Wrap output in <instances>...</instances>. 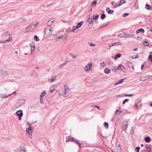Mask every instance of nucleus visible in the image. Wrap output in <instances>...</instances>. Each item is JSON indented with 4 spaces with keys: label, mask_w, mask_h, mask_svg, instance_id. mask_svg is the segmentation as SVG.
Segmentation results:
<instances>
[{
    "label": "nucleus",
    "mask_w": 152,
    "mask_h": 152,
    "mask_svg": "<svg viewBox=\"0 0 152 152\" xmlns=\"http://www.w3.org/2000/svg\"><path fill=\"white\" fill-rule=\"evenodd\" d=\"M55 90V89L53 88V89H51V90H50V92L51 93H53L54 91Z\"/></svg>",
    "instance_id": "obj_61"
},
{
    "label": "nucleus",
    "mask_w": 152,
    "mask_h": 152,
    "mask_svg": "<svg viewBox=\"0 0 152 152\" xmlns=\"http://www.w3.org/2000/svg\"><path fill=\"white\" fill-rule=\"evenodd\" d=\"M7 74V72L6 71L2 70L0 71V75L2 76H4L6 75Z\"/></svg>",
    "instance_id": "obj_12"
},
{
    "label": "nucleus",
    "mask_w": 152,
    "mask_h": 152,
    "mask_svg": "<svg viewBox=\"0 0 152 152\" xmlns=\"http://www.w3.org/2000/svg\"><path fill=\"white\" fill-rule=\"evenodd\" d=\"M55 20L54 19H51L47 22V25L48 26H50L54 22Z\"/></svg>",
    "instance_id": "obj_14"
},
{
    "label": "nucleus",
    "mask_w": 152,
    "mask_h": 152,
    "mask_svg": "<svg viewBox=\"0 0 152 152\" xmlns=\"http://www.w3.org/2000/svg\"><path fill=\"white\" fill-rule=\"evenodd\" d=\"M52 28L50 27H47L45 30V34L46 36H49L52 34Z\"/></svg>",
    "instance_id": "obj_4"
},
{
    "label": "nucleus",
    "mask_w": 152,
    "mask_h": 152,
    "mask_svg": "<svg viewBox=\"0 0 152 152\" xmlns=\"http://www.w3.org/2000/svg\"><path fill=\"white\" fill-rule=\"evenodd\" d=\"M7 42L6 40H0V43H4Z\"/></svg>",
    "instance_id": "obj_53"
},
{
    "label": "nucleus",
    "mask_w": 152,
    "mask_h": 152,
    "mask_svg": "<svg viewBox=\"0 0 152 152\" xmlns=\"http://www.w3.org/2000/svg\"><path fill=\"white\" fill-rule=\"evenodd\" d=\"M46 92L45 91H43L42 93L40 95V97H43L46 94Z\"/></svg>",
    "instance_id": "obj_32"
},
{
    "label": "nucleus",
    "mask_w": 152,
    "mask_h": 152,
    "mask_svg": "<svg viewBox=\"0 0 152 152\" xmlns=\"http://www.w3.org/2000/svg\"><path fill=\"white\" fill-rule=\"evenodd\" d=\"M87 21L89 23L90 25H91V27H92V26L94 24V22L92 21V18H90V17H88L87 19Z\"/></svg>",
    "instance_id": "obj_10"
},
{
    "label": "nucleus",
    "mask_w": 152,
    "mask_h": 152,
    "mask_svg": "<svg viewBox=\"0 0 152 152\" xmlns=\"http://www.w3.org/2000/svg\"><path fill=\"white\" fill-rule=\"evenodd\" d=\"M144 140L146 142L149 143L151 141V138L149 137H146L144 138Z\"/></svg>",
    "instance_id": "obj_19"
},
{
    "label": "nucleus",
    "mask_w": 152,
    "mask_h": 152,
    "mask_svg": "<svg viewBox=\"0 0 152 152\" xmlns=\"http://www.w3.org/2000/svg\"><path fill=\"white\" fill-rule=\"evenodd\" d=\"M126 78H125V79H121L120 80H119V81H117L115 84H114V86H116V85H118V84H121L123 82V81H124V80L125 79H126Z\"/></svg>",
    "instance_id": "obj_11"
},
{
    "label": "nucleus",
    "mask_w": 152,
    "mask_h": 152,
    "mask_svg": "<svg viewBox=\"0 0 152 152\" xmlns=\"http://www.w3.org/2000/svg\"><path fill=\"white\" fill-rule=\"evenodd\" d=\"M148 79H149V78H148L147 77H142L140 78V81H145Z\"/></svg>",
    "instance_id": "obj_29"
},
{
    "label": "nucleus",
    "mask_w": 152,
    "mask_h": 152,
    "mask_svg": "<svg viewBox=\"0 0 152 152\" xmlns=\"http://www.w3.org/2000/svg\"><path fill=\"white\" fill-rule=\"evenodd\" d=\"M54 38L57 41L58 39H61V37L60 36H56Z\"/></svg>",
    "instance_id": "obj_49"
},
{
    "label": "nucleus",
    "mask_w": 152,
    "mask_h": 152,
    "mask_svg": "<svg viewBox=\"0 0 152 152\" xmlns=\"http://www.w3.org/2000/svg\"><path fill=\"white\" fill-rule=\"evenodd\" d=\"M129 15V13H124V14H123V16L124 17H126V16H127L128 15Z\"/></svg>",
    "instance_id": "obj_46"
},
{
    "label": "nucleus",
    "mask_w": 152,
    "mask_h": 152,
    "mask_svg": "<svg viewBox=\"0 0 152 152\" xmlns=\"http://www.w3.org/2000/svg\"><path fill=\"white\" fill-rule=\"evenodd\" d=\"M97 4V1H92V5H94V6H95L96 4Z\"/></svg>",
    "instance_id": "obj_48"
},
{
    "label": "nucleus",
    "mask_w": 152,
    "mask_h": 152,
    "mask_svg": "<svg viewBox=\"0 0 152 152\" xmlns=\"http://www.w3.org/2000/svg\"><path fill=\"white\" fill-rule=\"evenodd\" d=\"M106 10L107 12L109 14H112L114 11L113 10H110V8L108 7L106 8Z\"/></svg>",
    "instance_id": "obj_16"
},
{
    "label": "nucleus",
    "mask_w": 152,
    "mask_h": 152,
    "mask_svg": "<svg viewBox=\"0 0 152 152\" xmlns=\"http://www.w3.org/2000/svg\"><path fill=\"white\" fill-rule=\"evenodd\" d=\"M69 55L74 58H75L77 57V56L76 55H74V54L72 53H69Z\"/></svg>",
    "instance_id": "obj_35"
},
{
    "label": "nucleus",
    "mask_w": 152,
    "mask_h": 152,
    "mask_svg": "<svg viewBox=\"0 0 152 152\" xmlns=\"http://www.w3.org/2000/svg\"><path fill=\"white\" fill-rule=\"evenodd\" d=\"M25 100L23 99H19L18 101V102L20 104H24L25 102Z\"/></svg>",
    "instance_id": "obj_28"
},
{
    "label": "nucleus",
    "mask_w": 152,
    "mask_h": 152,
    "mask_svg": "<svg viewBox=\"0 0 152 152\" xmlns=\"http://www.w3.org/2000/svg\"><path fill=\"white\" fill-rule=\"evenodd\" d=\"M128 127V124H125L123 126V129L124 130H126V129H127Z\"/></svg>",
    "instance_id": "obj_51"
},
{
    "label": "nucleus",
    "mask_w": 152,
    "mask_h": 152,
    "mask_svg": "<svg viewBox=\"0 0 152 152\" xmlns=\"http://www.w3.org/2000/svg\"><path fill=\"white\" fill-rule=\"evenodd\" d=\"M108 24V23H103L102 24H101L100 25V27H99V28H101L102 27L105 26H107Z\"/></svg>",
    "instance_id": "obj_31"
},
{
    "label": "nucleus",
    "mask_w": 152,
    "mask_h": 152,
    "mask_svg": "<svg viewBox=\"0 0 152 152\" xmlns=\"http://www.w3.org/2000/svg\"><path fill=\"white\" fill-rule=\"evenodd\" d=\"M129 99H126L124 100L123 102V104H124L126 102H128L129 101Z\"/></svg>",
    "instance_id": "obj_44"
},
{
    "label": "nucleus",
    "mask_w": 152,
    "mask_h": 152,
    "mask_svg": "<svg viewBox=\"0 0 152 152\" xmlns=\"http://www.w3.org/2000/svg\"><path fill=\"white\" fill-rule=\"evenodd\" d=\"M110 70L107 68H106L104 70V72L106 74H109L110 72Z\"/></svg>",
    "instance_id": "obj_25"
},
{
    "label": "nucleus",
    "mask_w": 152,
    "mask_h": 152,
    "mask_svg": "<svg viewBox=\"0 0 152 152\" xmlns=\"http://www.w3.org/2000/svg\"><path fill=\"white\" fill-rule=\"evenodd\" d=\"M104 126L105 127L106 129H107V128H108V123L107 122H105L104 123Z\"/></svg>",
    "instance_id": "obj_37"
},
{
    "label": "nucleus",
    "mask_w": 152,
    "mask_h": 152,
    "mask_svg": "<svg viewBox=\"0 0 152 152\" xmlns=\"http://www.w3.org/2000/svg\"><path fill=\"white\" fill-rule=\"evenodd\" d=\"M35 48V47L32 48H31V54H32V52L34 50Z\"/></svg>",
    "instance_id": "obj_58"
},
{
    "label": "nucleus",
    "mask_w": 152,
    "mask_h": 152,
    "mask_svg": "<svg viewBox=\"0 0 152 152\" xmlns=\"http://www.w3.org/2000/svg\"><path fill=\"white\" fill-rule=\"evenodd\" d=\"M117 68L118 69L122 70L124 68V66L120 64L118 66H117Z\"/></svg>",
    "instance_id": "obj_23"
},
{
    "label": "nucleus",
    "mask_w": 152,
    "mask_h": 152,
    "mask_svg": "<svg viewBox=\"0 0 152 152\" xmlns=\"http://www.w3.org/2000/svg\"><path fill=\"white\" fill-rule=\"evenodd\" d=\"M140 148L139 147H137L135 148V150L137 151L136 152H139Z\"/></svg>",
    "instance_id": "obj_50"
},
{
    "label": "nucleus",
    "mask_w": 152,
    "mask_h": 152,
    "mask_svg": "<svg viewBox=\"0 0 152 152\" xmlns=\"http://www.w3.org/2000/svg\"><path fill=\"white\" fill-rule=\"evenodd\" d=\"M89 45L91 47H93L95 46V45L93 44L92 43H91L89 44Z\"/></svg>",
    "instance_id": "obj_59"
},
{
    "label": "nucleus",
    "mask_w": 152,
    "mask_h": 152,
    "mask_svg": "<svg viewBox=\"0 0 152 152\" xmlns=\"http://www.w3.org/2000/svg\"><path fill=\"white\" fill-rule=\"evenodd\" d=\"M92 67V64L91 63H88L86 66L85 70L86 71H89L90 70Z\"/></svg>",
    "instance_id": "obj_8"
},
{
    "label": "nucleus",
    "mask_w": 152,
    "mask_h": 152,
    "mask_svg": "<svg viewBox=\"0 0 152 152\" xmlns=\"http://www.w3.org/2000/svg\"><path fill=\"white\" fill-rule=\"evenodd\" d=\"M134 7L135 9H137L138 8V3L137 1H136L134 4Z\"/></svg>",
    "instance_id": "obj_34"
},
{
    "label": "nucleus",
    "mask_w": 152,
    "mask_h": 152,
    "mask_svg": "<svg viewBox=\"0 0 152 152\" xmlns=\"http://www.w3.org/2000/svg\"><path fill=\"white\" fill-rule=\"evenodd\" d=\"M148 58L149 61L152 62V55H150L149 56Z\"/></svg>",
    "instance_id": "obj_45"
},
{
    "label": "nucleus",
    "mask_w": 152,
    "mask_h": 152,
    "mask_svg": "<svg viewBox=\"0 0 152 152\" xmlns=\"http://www.w3.org/2000/svg\"><path fill=\"white\" fill-rule=\"evenodd\" d=\"M145 7L148 10H150L151 9V6L148 3L146 4H145Z\"/></svg>",
    "instance_id": "obj_30"
},
{
    "label": "nucleus",
    "mask_w": 152,
    "mask_h": 152,
    "mask_svg": "<svg viewBox=\"0 0 152 152\" xmlns=\"http://www.w3.org/2000/svg\"><path fill=\"white\" fill-rule=\"evenodd\" d=\"M121 56V55L120 53H118L117 54L115 57L114 58L115 60L117 59L118 58H120Z\"/></svg>",
    "instance_id": "obj_26"
},
{
    "label": "nucleus",
    "mask_w": 152,
    "mask_h": 152,
    "mask_svg": "<svg viewBox=\"0 0 152 152\" xmlns=\"http://www.w3.org/2000/svg\"><path fill=\"white\" fill-rule=\"evenodd\" d=\"M143 44L144 46H147L149 45V43L148 41H144L143 42Z\"/></svg>",
    "instance_id": "obj_39"
},
{
    "label": "nucleus",
    "mask_w": 152,
    "mask_h": 152,
    "mask_svg": "<svg viewBox=\"0 0 152 152\" xmlns=\"http://www.w3.org/2000/svg\"><path fill=\"white\" fill-rule=\"evenodd\" d=\"M145 62L143 63L142 64L141 66V69H142L143 68V67L144 66H145Z\"/></svg>",
    "instance_id": "obj_57"
},
{
    "label": "nucleus",
    "mask_w": 152,
    "mask_h": 152,
    "mask_svg": "<svg viewBox=\"0 0 152 152\" xmlns=\"http://www.w3.org/2000/svg\"><path fill=\"white\" fill-rule=\"evenodd\" d=\"M64 87V96L66 97L69 95V91L68 87L66 85H65Z\"/></svg>",
    "instance_id": "obj_7"
},
{
    "label": "nucleus",
    "mask_w": 152,
    "mask_h": 152,
    "mask_svg": "<svg viewBox=\"0 0 152 152\" xmlns=\"http://www.w3.org/2000/svg\"><path fill=\"white\" fill-rule=\"evenodd\" d=\"M119 111V114H120L122 112V111L121 110H119V111L118 110H116V111H115V115H116V113H117Z\"/></svg>",
    "instance_id": "obj_60"
},
{
    "label": "nucleus",
    "mask_w": 152,
    "mask_h": 152,
    "mask_svg": "<svg viewBox=\"0 0 152 152\" xmlns=\"http://www.w3.org/2000/svg\"><path fill=\"white\" fill-rule=\"evenodd\" d=\"M10 35H11V34H10L7 35V37H9V38L8 39L6 40V41H7V42H11L12 41V38H11L10 37Z\"/></svg>",
    "instance_id": "obj_24"
},
{
    "label": "nucleus",
    "mask_w": 152,
    "mask_h": 152,
    "mask_svg": "<svg viewBox=\"0 0 152 152\" xmlns=\"http://www.w3.org/2000/svg\"><path fill=\"white\" fill-rule=\"evenodd\" d=\"M16 114L18 116H22L23 115V113L22 110H20L17 111L16 112Z\"/></svg>",
    "instance_id": "obj_13"
},
{
    "label": "nucleus",
    "mask_w": 152,
    "mask_h": 152,
    "mask_svg": "<svg viewBox=\"0 0 152 152\" xmlns=\"http://www.w3.org/2000/svg\"><path fill=\"white\" fill-rule=\"evenodd\" d=\"M30 46L31 47V48H32L35 47V45L33 43H31L30 44Z\"/></svg>",
    "instance_id": "obj_47"
},
{
    "label": "nucleus",
    "mask_w": 152,
    "mask_h": 152,
    "mask_svg": "<svg viewBox=\"0 0 152 152\" xmlns=\"http://www.w3.org/2000/svg\"><path fill=\"white\" fill-rule=\"evenodd\" d=\"M26 21L27 19L26 18H20L14 21L11 22L10 23V24H11L12 25H13L14 24L17 23V22H18L20 23H24L26 22Z\"/></svg>",
    "instance_id": "obj_5"
},
{
    "label": "nucleus",
    "mask_w": 152,
    "mask_h": 152,
    "mask_svg": "<svg viewBox=\"0 0 152 152\" xmlns=\"http://www.w3.org/2000/svg\"><path fill=\"white\" fill-rule=\"evenodd\" d=\"M145 147L146 150V152H151V148L149 145L146 144L145 145Z\"/></svg>",
    "instance_id": "obj_9"
},
{
    "label": "nucleus",
    "mask_w": 152,
    "mask_h": 152,
    "mask_svg": "<svg viewBox=\"0 0 152 152\" xmlns=\"http://www.w3.org/2000/svg\"><path fill=\"white\" fill-rule=\"evenodd\" d=\"M118 146L119 147V149L118 150V152H121V148L120 146V145L119 144L118 145Z\"/></svg>",
    "instance_id": "obj_54"
},
{
    "label": "nucleus",
    "mask_w": 152,
    "mask_h": 152,
    "mask_svg": "<svg viewBox=\"0 0 152 152\" xmlns=\"http://www.w3.org/2000/svg\"><path fill=\"white\" fill-rule=\"evenodd\" d=\"M125 1L124 0H121L120 1L118 5V6L119 7L122 4H124L125 2Z\"/></svg>",
    "instance_id": "obj_27"
},
{
    "label": "nucleus",
    "mask_w": 152,
    "mask_h": 152,
    "mask_svg": "<svg viewBox=\"0 0 152 152\" xmlns=\"http://www.w3.org/2000/svg\"><path fill=\"white\" fill-rule=\"evenodd\" d=\"M11 95V94H9L8 95H5L4 94H0V98H6Z\"/></svg>",
    "instance_id": "obj_18"
},
{
    "label": "nucleus",
    "mask_w": 152,
    "mask_h": 152,
    "mask_svg": "<svg viewBox=\"0 0 152 152\" xmlns=\"http://www.w3.org/2000/svg\"><path fill=\"white\" fill-rule=\"evenodd\" d=\"M145 31V30L143 28H140L139 29L137 30L136 31L137 34H138L140 32L144 33Z\"/></svg>",
    "instance_id": "obj_21"
},
{
    "label": "nucleus",
    "mask_w": 152,
    "mask_h": 152,
    "mask_svg": "<svg viewBox=\"0 0 152 152\" xmlns=\"http://www.w3.org/2000/svg\"><path fill=\"white\" fill-rule=\"evenodd\" d=\"M83 22H84L83 21H82L78 23L77 26H74L72 29L70 31V32H73L75 33H77L78 31H77L76 29H78L80 28L83 25Z\"/></svg>",
    "instance_id": "obj_1"
},
{
    "label": "nucleus",
    "mask_w": 152,
    "mask_h": 152,
    "mask_svg": "<svg viewBox=\"0 0 152 152\" xmlns=\"http://www.w3.org/2000/svg\"><path fill=\"white\" fill-rule=\"evenodd\" d=\"M99 17V15H95V16L94 15H93V19L94 20H96Z\"/></svg>",
    "instance_id": "obj_40"
},
{
    "label": "nucleus",
    "mask_w": 152,
    "mask_h": 152,
    "mask_svg": "<svg viewBox=\"0 0 152 152\" xmlns=\"http://www.w3.org/2000/svg\"><path fill=\"white\" fill-rule=\"evenodd\" d=\"M67 61H66L64 63H62V64L58 66V69L61 68L64 66L67 63Z\"/></svg>",
    "instance_id": "obj_22"
},
{
    "label": "nucleus",
    "mask_w": 152,
    "mask_h": 152,
    "mask_svg": "<svg viewBox=\"0 0 152 152\" xmlns=\"http://www.w3.org/2000/svg\"><path fill=\"white\" fill-rule=\"evenodd\" d=\"M118 36L120 37H124V33H123L118 35Z\"/></svg>",
    "instance_id": "obj_42"
},
{
    "label": "nucleus",
    "mask_w": 152,
    "mask_h": 152,
    "mask_svg": "<svg viewBox=\"0 0 152 152\" xmlns=\"http://www.w3.org/2000/svg\"><path fill=\"white\" fill-rule=\"evenodd\" d=\"M95 108H96L100 110L99 107V106H98L95 105Z\"/></svg>",
    "instance_id": "obj_64"
},
{
    "label": "nucleus",
    "mask_w": 152,
    "mask_h": 152,
    "mask_svg": "<svg viewBox=\"0 0 152 152\" xmlns=\"http://www.w3.org/2000/svg\"><path fill=\"white\" fill-rule=\"evenodd\" d=\"M133 37V34H129L128 33H124V37L125 38H131Z\"/></svg>",
    "instance_id": "obj_17"
},
{
    "label": "nucleus",
    "mask_w": 152,
    "mask_h": 152,
    "mask_svg": "<svg viewBox=\"0 0 152 152\" xmlns=\"http://www.w3.org/2000/svg\"><path fill=\"white\" fill-rule=\"evenodd\" d=\"M121 44V43L119 42H115L113 43H111L109 45H108L109 46V47H111L112 46H113L114 45H120Z\"/></svg>",
    "instance_id": "obj_15"
},
{
    "label": "nucleus",
    "mask_w": 152,
    "mask_h": 152,
    "mask_svg": "<svg viewBox=\"0 0 152 152\" xmlns=\"http://www.w3.org/2000/svg\"><path fill=\"white\" fill-rule=\"evenodd\" d=\"M118 69L115 66H113L112 68V71L114 72H116L117 70Z\"/></svg>",
    "instance_id": "obj_38"
},
{
    "label": "nucleus",
    "mask_w": 152,
    "mask_h": 152,
    "mask_svg": "<svg viewBox=\"0 0 152 152\" xmlns=\"http://www.w3.org/2000/svg\"><path fill=\"white\" fill-rule=\"evenodd\" d=\"M125 63L126 65L128 66L129 67H131V66H132V63L128 61H125Z\"/></svg>",
    "instance_id": "obj_20"
},
{
    "label": "nucleus",
    "mask_w": 152,
    "mask_h": 152,
    "mask_svg": "<svg viewBox=\"0 0 152 152\" xmlns=\"http://www.w3.org/2000/svg\"><path fill=\"white\" fill-rule=\"evenodd\" d=\"M34 39L36 41H38L39 40V37L36 35H35L34 36Z\"/></svg>",
    "instance_id": "obj_41"
},
{
    "label": "nucleus",
    "mask_w": 152,
    "mask_h": 152,
    "mask_svg": "<svg viewBox=\"0 0 152 152\" xmlns=\"http://www.w3.org/2000/svg\"><path fill=\"white\" fill-rule=\"evenodd\" d=\"M134 105L135 106V108L137 110H139V106L136 104H135Z\"/></svg>",
    "instance_id": "obj_55"
},
{
    "label": "nucleus",
    "mask_w": 152,
    "mask_h": 152,
    "mask_svg": "<svg viewBox=\"0 0 152 152\" xmlns=\"http://www.w3.org/2000/svg\"><path fill=\"white\" fill-rule=\"evenodd\" d=\"M139 57V55H137L135 57H133L132 56H130V57L131 58H132V59H134V58H138Z\"/></svg>",
    "instance_id": "obj_43"
},
{
    "label": "nucleus",
    "mask_w": 152,
    "mask_h": 152,
    "mask_svg": "<svg viewBox=\"0 0 152 152\" xmlns=\"http://www.w3.org/2000/svg\"><path fill=\"white\" fill-rule=\"evenodd\" d=\"M38 23H34L33 22L29 24L26 28V29L28 30L29 31H31L34 29L36 26L37 25Z\"/></svg>",
    "instance_id": "obj_2"
},
{
    "label": "nucleus",
    "mask_w": 152,
    "mask_h": 152,
    "mask_svg": "<svg viewBox=\"0 0 152 152\" xmlns=\"http://www.w3.org/2000/svg\"><path fill=\"white\" fill-rule=\"evenodd\" d=\"M40 102L42 104L44 103V102L43 101L42 97L41 98V97H40Z\"/></svg>",
    "instance_id": "obj_52"
},
{
    "label": "nucleus",
    "mask_w": 152,
    "mask_h": 152,
    "mask_svg": "<svg viewBox=\"0 0 152 152\" xmlns=\"http://www.w3.org/2000/svg\"><path fill=\"white\" fill-rule=\"evenodd\" d=\"M105 15L104 13H102L101 14V16L100 17V18L102 20H104L105 18Z\"/></svg>",
    "instance_id": "obj_33"
},
{
    "label": "nucleus",
    "mask_w": 152,
    "mask_h": 152,
    "mask_svg": "<svg viewBox=\"0 0 152 152\" xmlns=\"http://www.w3.org/2000/svg\"><path fill=\"white\" fill-rule=\"evenodd\" d=\"M122 71L123 72H126V69L124 67V68L123 69V70H122Z\"/></svg>",
    "instance_id": "obj_63"
},
{
    "label": "nucleus",
    "mask_w": 152,
    "mask_h": 152,
    "mask_svg": "<svg viewBox=\"0 0 152 152\" xmlns=\"http://www.w3.org/2000/svg\"><path fill=\"white\" fill-rule=\"evenodd\" d=\"M56 76L54 75L52 77L51 80H50V82H53L56 80Z\"/></svg>",
    "instance_id": "obj_36"
},
{
    "label": "nucleus",
    "mask_w": 152,
    "mask_h": 152,
    "mask_svg": "<svg viewBox=\"0 0 152 152\" xmlns=\"http://www.w3.org/2000/svg\"><path fill=\"white\" fill-rule=\"evenodd\" d=\"M26 132H27L26 136L28 137L31 138L32 135V127L29 124L28 128L26 129Z\"/></svg>",
    "instance_id": "obj_3"
},
{
    "label": "nucleus",
    "mask_w": 152,
    "mask_h": 152,
    "mask_svg": "<svg viewBox=\"0 0 152 152\" xmlns=\"http://www.w3.org/2000/svg\"><path fill=\"white\" fill-rule=\"evenodd\" d=\"M57 86V85L56 84L52 86L51 87L56 88Z\"/></svg>",
    "instance_id": "obj_62"
},
{
    "label": "nucleus",
    "mask_w": 152,
    "mask_h": 152,
    "mask_svg": "<svg viewBox=\"0 0 152 152\" xmlns=\"http://www.w3.org/2000/svg\"><path fill=\"white\" fill-rule=\"evenodd\" d=\"M69 141L74 142L76 144H77L78 145L80 143L79 141L78 140L75 139L73 137L70 136L68 137V138L67 140H66V142H68Z\"/></svg>",
    "instance_id": "obj_6"
},
{
    "label": "nucleus",
    "mask_w": 152,
    "mask_h": 152,
    "mask_svg": "<svg viewBox=\"0 0 152 152\" xmlns=\"http://www.w3.org/2000/svg\"><path fill=\"white\" fill-rule=\"evenodd\" d=\"M61 39H62V40H64L66 39V38H65L64 36L63 35H61L60 36Z\"/></svg>",
    "instance_id": "obj_56"
}]
</instances>
